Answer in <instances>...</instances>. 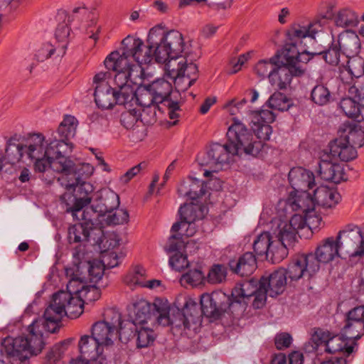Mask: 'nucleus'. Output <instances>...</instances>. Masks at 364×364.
I'll return each mask as SVG.
<instances>
[{"mask_svg":"<svg viewBox=\"0 0 364 364\" xmlns=\"http://www.w3.org/2000/svg\"><path fill=\"white\" fill-rule=\"evenodd\" d=\"M146 85L155 96L157 103L166 102L170 100L168 97L173 90L171 82L164 78H159Z\"/></svg>","mask_w":364,"mask_h":364,"instance_id":"obj_38","label":"nucleus"},{"mask_svg":"<svg viewBox=\"0 0 364 364\" xmlns=\"http://www.w3.org/2000/svg\"><path fill=\"white\" fill-rule=\"evenodd\" d=\"M265 291L262 288L261 279H251L237 283L230 296H264Z\"/></svg>","mask_w":364,"mask_h":364,"instance_id":"obj_34","label":"nucleus"},{"mask_svg":"<svg viewBox=\"0 0 364 364\" xmlns=\"http://www.w3.org/2000/svg\"><path fill=\"white\" fill-rule=\"evenodd\" d=\"M311 100L318 106H324L330 102L332 96L328 88L323 84H317L311 91Z\"/></svg>","mask_w":364,"mask_h":364,"instance_id":"obj_48","label":"nucleus"},{"mask_svg":"<svg viewBox=\"0 0 364 364\" xmlns=\"http://www.w3.org/2000/svg\"><path fill=\"white\" fill-rule=\"evenodd\" d=\"M338 247V242L333 237H329L322 240L316 247L315 254H313L318 262V266L320 267L321 262L328 263L336 257H341Z\"/></svg>","mask_w":364,"mask_h":364,"instance_id":"obj_26","label":"nucleus"},{"mask_svg":"<svg viewBox=\"0 0 364 364\" xmlns=\"http://www.w3.org/2000/svg\"><path fill=\"white\" fill-rule=\"evenodd\" d=\"M319 270L318 262L313 253L295 257L285 269L287 277L291 280H298L307 274L311 277Z\"/></svg>","mask_w":364,"mask_h":364,"instance_id":"obj_13","label":"nucleus"},{"mask_svg":"<svg viewBox=\"0 0 364 364\" xmlns=\"http://www.w3.org/2000/svg\"><path fill=\"white\" fill-rule=\"evenodd\" d=\"M146 324L138 325L136 328V346L139 348H147L153 344L156 338L154 331Z\"/></svg>","mask_w":364,"mask_h":364,"instance_id":"obj_47","label":"nucleus"},{"mask_svg":"<svg viewBox=\"0 0 364 364\" xmlns=\"http://www.w3.org/2000/svg\"><path fill=\"white\" fill-rule=\"evenodd\" d=\"M298 53L299 50L295 42L287 43L281 51H278L272 57V60L290 68H301V65H296Z\"/></svg>","mask_w":364,"mask_h":364,"instance_id":"obj_37","label":"nucleus"},{"mask_svg":"<svg viewBox=\"0 0 364 364\" xmlns=\"http://www.w3.org/2000/svg\"><path fill=\"white\" fill-rule=\"evenodd\" d=\"M228 266L232 273L240 277H247L256 270L257 263L255 255L247 252L237 259H230Z\"/></svg>","mask_w":364,"mask_h":364,"instance_id":"obj_25","label":"nucleus"},{"mask_svg":"<svg viewBox=\"0 0 364 364\" xmlns=\"http://www.w3.org/2000/svg\"><path fill=\"white\" fill-rule=\"evenodd\" d=\"M311 28V24H309L306 26L295 25L292 26V28L289 31L288 35L291 40L294 38L301 39L307 36L314 37V33L315 32L312 30Z\"/></svg>","mask_w":364,"mask_h":364,"instance_id":"obj_62","label":"nucleus"},{"mask_svg":"<svg viewBox=\"0 0 364 364\" xmlns=\"http://www.w3.org/2000/svg\"><path fill=\"white\" fill-rule=\"evenodd\" d=\"M94 97L97 106L102 109H111L115 105L126 107V100L109 83L95 86Z\"/></svg>","mask_w":364,"mask_h":364,"instance_id":"obj_15","label":"nucleus"},{"mask_svg":"<svg viewBox=\"0 0 364 364\" xmlns=\"http://www.w3.org/2000/svg\"><path fill=\"white\" fill-rule=\"evenodd\" d=\"M181 58H169L165 63V70L166 75L173 81L182 77H185V64L188 63L187 56Z\"/></svg>","mask_w":364,"mask_h":364,"instance_id":"obj_40","label":"nucleus"},{"mask_svg":"<svg viewBox=\"0 0 364 364\" xmlns=\"http://www.w3.org/2000/svg\"><path fill=\"white\" fill-rule=\"evenodd\" d=\"M233 156L235 154L227 143L225 144L213 143L210 145L206 158L200 164L209 166L213 171H218L222 165L229 163L230 157Z\"/></svg>","mask_w":364,"mask_h":364,"instance_id":"obj_16","label":"nucleus"},{"mask_svg":"<svg viewBox=\"0 0 364 364\" xmlns=\"http://www.w3.org/2000/svg\"><path fill=\"white\" fill-rule=\"evenodd\" d=\"M275 234V242H279L288 251V247L292 245L296 239V232L292 228L289 229L287 223H281Z\"/></svg>","mask_w":364,"mask_h":364,"instance_id":"obj_44","label":"nucleus"},{"mask_svg":"<svg viewBox=\"0 0 364 364\" xmlns=\"http://www.w3.org/2000/svg\"><path fill=\"white\" fill-rule=\"evenodd\" d=\"M43 330L41 321H33L28 326V333L26 336L5 338L1 342V353H5L13 360L21 363L26 361L31 356L42 351L44 347Z\"/></svg>","mask_w":364,"mask_h":364,"instance_id":"obj_5","label":"nucleus"},{"mask_svg":"<svg viewBox=\"0 0 364 364\" xmlns=\"http://www.w3.org/2000/svg\"><path fill=\"white\" fill-rule=\"evenodd\" d=\"M92 336L102 346L113 343L117 332L102 321L96 322L92 328Z\"/></svg>","mask_w":364,"mask_h":364,"instance_id":"obj_35","label":"nucleus"},{"mask_svg":"<svg viewBox=\"0 0 364 364\" xmlns=\"http://www.w3.org/2000/svg\"><path fill=\"white\" fill-rule=\"evenodd\" d=\"M341 257H357L364 255V234L360 228L350 224L340 230L336 237Z\"/></svg>","mask_w":364,"mask_h":364,"instance_id":"obj_8","label":"nucleus"},{"mask_svg":"<svg viewBox=\"0 0 364 364\" xmlns=\"http://www.w3.org/2000/svg\"><path fill=\"white\" fill-rule=\"evenodd\" d=\"M119 203V197L115 192L110 189L104 190L101 192L96 203L92 205V212L98 213L100 215H105L117 209Z\"/></svg>","mask_w":364,"mask_h":364,"instance_id":"obj_28","label":"nucleus"},{"mask_svg":"<svg viewBox=\"0 0 364 364\" xmlns=\"http://www.w3.org/2000/svg\"><path fill=\"white\" fill-rule=\"evenodd\" d=\"M342 331L347 338L354 340L364 335V305L355 306L348 312Z\"/></svg>","mask_w":364,"mask_h":364,"instance_id":"obj_18","label":"nucleus"},{"mask_svg":"<svg viewBox=\"0 0 364 364\" xmlns=\"http://www.w3.org/2000/svg\"><path fill=\"white\" fill-rule=\"evenodd\" d=\"M338 134V139L356 148L364 145V127L361 124L346 122L339 127Z\"/></svg>","mask_w":364,"mask_h":364,"instance_id":"obj_22","label":"nucleus"},{"mask_svg":"<svg viewBox=\"0 0 364 364\" xmlns=\"http://www.w3.org/2000/svg\"><path fill=\"white\" fill-rule=\"evenodd\" d=\"M266 105L270 109L284 112L288 110L291 104V100L284 94L276 92L270 96Z\"/></svg>","mask_w":364,"mask_h":364,"instance_id":"obj_51","label":"nucleus"},{"mask_svg":"<svg viewBox=\"0 0 364 364\" xmlns=\"http://www.w3.org/2000/svg\"><path fill=\"white\" fill-rule=\"evenodd\" d=\"M330 152L333 157H338L343 161L353 160L358 155L356 147L338 138L330 144Z\"/></svg>","mask_w":364,"mask_h":364,"instance_id":"obj_36","label":"nucleus"},{"mask_svg":"<svg viewBox=\"0 0 364 364\" xmlns=\"http://www.w3.org/2000/svg\"><path fill=\"white\" fill-rule=\"evenodd\" d=\"M169 264L176 271H181L189 266L187 255L182 252H176L169 258Z\"/></svg>","mask_w":364,"mask_h":364,"instance_id":"obj_63","label":"nucleus"},{"mask_svg":"<svg viewBox=\"0 0 364 364\" xmlns=\"http://www.w3.org/2000/svg\"><path fill=\"white\" fill-rule=\"evenodd\" d=\"M173 304L176 306V311H173L170 315V304L166 297H156L153 303L141 299L138 305V314H139V319L144 321L146 318H150L151 324L153 326H171L173 328L192 330L186 322V317L182 311L180 299L177 298Z\"/></svg>","mask_w":364,"mask_h":364,"instance_id":"obj_4","label":"nucleus"},{"mask_svg":"<svg viewBox=\"0 0 364 364\" xmlns=\"http://www.w3.org/2000/svg\"><path fill=\"white\" fill-rule=\"evenodd\" d=\"M28 143L29 140L25 145L9 142L6 148L4 159L9 164H16L23 157L24 154L28 156Z\"/></svg>","mask_w":364,"mask_h":364,"instance_id":"obj_45","label":"nucleus"},{"mask_svg":"<svg viewBox=\"0 0 364 364\" xmlns=\"http://www.w3.org/2000/svg\"><path fill=\"white\" fill-rule=\"evenodd\" d=\"M85 301L82 297H52L48 306L46 309L43 317L38 318L43 324V328L48 333H56L64 316L74 319L83 312Z\"/></svg>","mask_w":364,"mask_h":364,"instance_id":"obj_6","label":"nucleus"},{"mask_svg":"<svg viewBox=\"0 0 364 364\" xmlns=\"http://www.w3.org/2000/svg\"><path fill=\"white\" fill-rule=\"evenodd\" d=\"M178 299L183 300L181 308L186 317V322L193 331H196L201 326L203 316L200 301H198L199 297H196V299L191 297H178Z\"/></svg>","mask_w":364,"mask_h":364,"instance_id":"obj_24","label":"nucleus"},{"mask_svg":"<svg viewBox=\"0 0 364 364\" xmlns=\"http://www.w3.org/2000/svg\"><path fill=\"white\" fill-rule=\"evenodd\" d=\"M76 128V119L73 116L68 115L61 122L53 136H57V139L60 141L68 142L70 139L75 135Z\"/></svg>","mask_w":364,"mask_h":364,"instance_id":"obj_41","label":"nucleus"},{"mask_svg":"<svg viewBox=\"0 0 364 364\" xmlns=\"http://www.w3.org/2000/svg\"><path fill=\"white\" fill-rule=\"evenodd\" d=\"M138 305L139 302L136 303L134 306V318L132 321H124V322L117 328V336L122 342L126 343L131 338L135 336L136 328L138 325L148 324L149 323H151L150 318H146L144 321L138 320V318H139V315L138 314ZM139 314H141L139 313Z\"/></svg>","mask_w":364,"mask_h":364,"instance_id":"obj_30","label":"nucleus"},{"mask_svg":"<svg viewBox=\"0 0 364 364\" xmlns=\"http://www.w3.org/2000/svg\"><path fill=\"white\" fill-rule=\"evenodd\" d=\"M205 211V206L194 203L181 205L178 210L181 220L173 225L171 232L181 230L180 235H186V237L193 236L196 231L195 222L203 219Z\"/></svg>","mask_w":364,"mask_h":364,"instance_id":"obj_10","label":"nucleus"},{"mask_svg":"<svg viewBox=\"0 0 364 364\" xmlns=\"http://www.w3.org/2000/svg\"><path fill=\"white\" fill-rule=\"evenodd\" d=\"M341 51L342 50L338 46V44L333 41L328 50L320 53L323 54V58L327 63L336 65L339 63Z\"/></svg>","mask_w":364,"mask_h":364,"instance_id":"obj_58","label":"nucleus"},{"mask_svg":"<svg viewBox=\"0 0 364 364\" xmlns=\"http://www.w3.org/2000/svg\"><path fill=\"white\" fill-rule=\"evenodd\" d=\"M125 108L127 109L122 112L120 123L124 128L129 129L133 128L139 120V110L128 106H126Z\"/></svg>","mask_w":364,"mask_h":364,"instance_id":"obj_52","label":"nucleus"},{"mask_svg":"<svg viewBox=\"0 0 364 364\" xmlns=\"http://www.w3.org/2000/svg\"><path fill=\"white\" fill-rule=\"evenodd\" d=\"M122 53L112 52L105 60L104 64L109 70L116 72L113 83L116 90L126 100L133 99L132 85L141 83L142 64L149 63V57L143 56L144 42L140 38L128 36L122 41Z\"/></svg>","mask_w":364,"mask_h":364,"instance_id":"obj_1","label":"nucleus"},{"mask_svg":"<svg viewBox=\"0 0 364 364\" xmlns=\"http://www.w3.org/2000/svg\"><path fill=\"white\" fill-rule=\"evenodd\" d=\"M304 70L302 68H290L283 64L277 63L274 69L269 76V82L276 89L287 88L291 81L292 77L301 76Z\"/></svg>","mask_w":364,"mask_h":364,"instance_id":"obj_19","label":"nucleus"},{"mask_svg":"<svg viewBox=\"0 0 364 364\" xmlns=\"http://www.w3.org/2000/svg\"><path fill=\"white\" fill-rule=\"evenodd\" d=\"M45 137L42 134H34L29 138L28 159L35 160L34 169L41 173L55 171L51 166L53 161L43 153V141Z\"/></svg>","mask_w":364,"mask_h":364,"instance_id":"obj_14","label":"nucleus"},{"mask_svg":"<svg viewBox=\"0 0 364 364\" xmlns=\"http://www.w3.org/2000/svg\"><path fill=\"white\" fill-rule=\"evenodd\" d=\"M288 178L295 193L309 191L315 186L314 173L301 167L291 168L289 173Z\"/></svg>","mask_w":364,"mask_h":364,"instance_id":"obj_23","label":"nucleus"},{"mask_svg":"<svg viewBox=\"0 0 364 364\" xmlns=\"http://www.w3.org/2000/svg\"><path fill=\"white\" fill-rule=\"evenodd\" d=\"M252 123V131L257 139H259L258 141H267L269 139L270 135L272 132V127L265 123Z\"/></svg>","mask_w":364,"mask_h":364,"instance_id":"obj_61","label":"nucleus"},{"mask_svg":"<svg viewBox=\"0 0 364 364\" xmlns=\"http://www.w3.org/2000/svg\"><path fill=\"white\" fill-rule=\"evenodd\" d=\"M337 26L342 28L355 27L359 23L358 15L349 7L340 9L333 17Z\"/></svg>","mask_w":364,"mask_h":364,"instance_id":"obj_43","label":"nucleus"},{"mask_svg":"<svg viewBox=\"0 0 364 364\" xmlns=\"http://www.w3.org/2000/svg\"><path fill=\"white\" fill-rule=\"evenodd\" d=\"M138 91L134 89L133 99L126 100V106L132 107L134 105H140L141 107H151L157 105L156 100L147 85H142L141 81Z\"/></svg>","mask_w":364,"mask_h":364,"instance_id":"obj_33","label":"nucleus"},{"mask_svg":"<svg viewBox=\"0 0 364 364\" xmlns=\"http://www.w3.org/2000/svg\"><path fill=\"white\" fill-rule=\"evenodd\" d=\"M348 93L353 98L364 102V77L357 78L348 88Z\"/></svg>","mask_w":364,"mask_h":364,"instance_id":"obj_64","label":"nucleus"},{"mask_svg":"<svg viewBox=\"0 0 364 364\" xmlns=\"http://www.w3.org/2000/svg\"><path fill=\"white\" fill-rule=\"evenodd\" d=\"M314 200L315 205L323 208H331L336 206L341 200V195L336 189L321 186L314 191Z\"/></svg>","mask_w":364,"mask_h":364,"instance_id":"obj_29","label":"nucleus"},{"mask_svg":"<svg viewBox=\"0 0 364 364\" xmlns=\"http://www.w3.org/2000/svg\"><path fill=\"white\" fill-rule=\"evenodd\" d=\"M337 43L343 53L347 57L354 56L360 52L359 37L355 32L351 30H346L340 33Z\"/></svg>","mask_w":364,"mask_h":364,"instance_id":"obj_31","label":"nucleus"},{"mask_svg":"<svg viewBox=\"0 0 364 364\" xmlns=\"http://www.w3.org/2000/svg\"><path fill=\"white\" fill-rule=\"evenodd\" d=\"M91 229L80 223L68 228V240L70 243L88 241Z\"/></svg>","mask_w":364,"mask_h":364,"instance_id":"obj_49","label":"nucleus"},{"mask_svg":"<svg viewBox=\"0 0 364 364\" xmlns=\"http://www.w3.org/2000/svg\"><path fill=\"white\" fill-rule=\"evenodd\" d=\"M275 119V115L272 111L265 109L264 106L259 110L252 112V122L265 123L269 124Z\"/></svg>","mask_w":364,"mask_h":364,"instance_id":"obj_59","label":"nucleus"},{"mask_svg":"<svg viewBox=\"0 0 364 364\" xmlns=\"http://www.w3.org/2000/svg\"><path fill=\"white\" fill-rule=\"evenodd\" d=\"M145 278V269L141 266H136L132 271L126 274L124 278V282L132 289H136L138 287H144L150 289L159 288L160 289L159 291V293L165 290V287L160 280L151 279L146 281Z\"/></svg>","mask_w":364,"mask_h":364,"instance_id":"obj_20","label":"nucleus"},{"mask_svg":"<svg viewBox=\"0 0 364 364\" xmlns=\"http://www.w3.org/2000/svg\"><path fill=\"white\" fill-rule=\"evenodd\" d=\"M233 298L237 299V297ZM228 304H218L213 297H199L198 301H200L203 316L208 318L210 321L218 320L226 311L230 303L232 301L240 302L237 299L230 300V297H228Z\"/></svg>","mask_w":364,"mask_h":364,"instance_id":"obj_27","label":"nucleus"},{"mask_svg":"<svg viewBox=\"0 0 364 364\" xmlns=\"http://www.w3.org/2000/svg\"><path fill=\"white\" fill-rule=\"evenodd\" d=\"M53 139H49L50 142L46 147L43 144V153L53 161L51 166L55 172L60 173L62 175L75 166L73 161L67 157V155L71 152L73 146L69 142L57 139V136H53Z\"/></svg>","mask_w":364,"mask_h":364,"instance_id":"obj_9","label":"nucleus"},{"mask_svg":"<svg viewBox=\"0 0 364 364\" xmlns=\"http://www.w3.org/2000/svg\"><path fill=\"white\" fill-rule=\"evenodd\" d=\"M308 191H299L298 196H295L291 202V207L294 210H301L303 213L315 208L314 198L311 197ZM296 194L297 193H295Z\"/></svg>","mask_w":364,"mask_h":364,"instance_id":"obj_46","label":"nucleus"},{"mask_svg":"<svg viewBox=\"0 0 364 364\" xmlns=\"http://www.w3.org/2000/svg\"><path fill=\"white\" fill-rule=\"evenodd\" d=\"M277 61L273 60L272 57L269 60H261L255 67V72L260 77H268L277 65Z\"/></svg>","mask_w":364,"mask_h":364,"instance_id":"obj_57","label":"nucleus"},{"mask_svg":"<svg viewBox=\"0 0 364 364\" xmlns=\"http://www.w3.org/2000/svg\"><path fill=\"white\" fill-rule=\"evenodd\" d=\"M319 175L325 181L338 183L346 180L343 166L338 163L321 160L319 163Z\"/></svg>","mask_w":364,"mask_h":364,"instance_id":"obj_32","label":"nucleus"},{"mask_svg":"<svg viewBox=\"0 0 364 364\" xmlns=\"http://www.w3.org/2000/svg\"><path fill=\"white\" fill-rule=\"evenodd\" d=\"M262 288L265 291L264 296H279L284 293L287 287V272L280 268L268 277H262Z\"/></svg>","mask_w":364,"mask_h":364,"instance_id":"obj_21","label":"nucleus"},{"mask_svg":"<svg viewBox=\"0 0 364 364\" xmlns=\"http://www.w3.org/2000/svg\"><path fill=\"white\" fill-rule=\"evenodd\" d=\"M204 279L203 272L197 269L190 270L183 274L181 278L180 282L182 285H190L191 287H197L200 285Z\"/></svg>","mask_w":364,"mask_h":364,"instance_id":"obj_53","label":"nucleus"},{"mask_svg":"<svg viewBox=\"0 0 364 364\" xmlns=\"http://www.w3.org/2000/svg\"><path fill=\"white\" fill-rule=\"evenodd\" d=\"M226 135L227 144L235 156L245 154L257 156L264 146L261 141L255 140L252 131L236 119H233Z\"/></svg>","mask_w":364,"mask_h":364,"instance_id":"obj_7","label":"nucleus"},{"mask_svg":"<svg viewBox=\"0 0 364 364\" xmlns=\"http://www.w3.org/2000/svg\"><path fill=\"white\" fill-rule=\"evenodd\" d=\"M227 269L223 264H214L208 274V282L210 284H220L225 280Z\"/></svg>","mask_w":364,"mask_h":364,"instance_id":"obj_55","label":"nucleus"},{"mask_svg":"<svg viewBox=\"0 0 364 364\" xmlns=\"http://www.w3.org/2000/svg\"><path fill=\"white\" fill-rule=\"evenodd\" d=\"M198 58L196 55H193L191 52L190 53V56L188 58V60L187 64H185V77L189 80L188 82V87L186 88H188L192 86L197 79L198 75V67L196 64L193 63Z\"/></svg>","mask_w":364,"mask_h":364,"instance_id":"obj_54","label":"nucleus"},{"mask_svg":"<svg viewBox=\"0 0 364 364\" xmlns=\"http://www.w3.org/2000/svg\"><path fill=\"white\" fill-rule=\"evenodd\" d=\"M102 322L107 324L117 332V328L124 322L122 321L121 314L115 309H108L104 313Z\"/></svg>","mask_w":364,"mask_h":364,"instance_id":"obj_56","label":"nucleus"},{"mask_svg":"<svg viewBox=\"0 0 364 364\" xmlns=\"http://www.w3.org/2000/svg\"><path fill=\"white\" fill-rule=\"evenodd\" d=\"M339 106L348 117L353 119L358 123L364 121V117L361 114L363 105L360 102H357L352 97H344L341 100Z\"/></svg>","mask_w":364,"mask_h":364,"instance_id":"obj_39","label":"nucleus"},{"mask_svg":"<svg viewBox=\"0 0 364 364\" xmlns=\"http://www.w3.org/2000/svg\"><path fill=\"white\" fill-rule=\"evenodd\" d=\"M92 167L89 164L75 165L62 174L58 181L67 192L60 197L66 205V212L77 218V213L90 203L93 186L85 180L92 174Z\"/></svg>","mask_w":364,"mask_h":364,"instance_id":"obj_2","label":"nucleus"},{"mask_svg":"<svg viewBox=\"0 0 364 364\" xmlns=\"http://www.w3.org/2000/svg\"><path fill=\"white\" fill-rule=\"evenodd\" d=\"M148 46L143 50V56L153 58L157 63H165L169 58L190 56V48L184 41L183 34L177 30L162 31L160 28H152L148 35Z\"/></svg>","mask_w":364,"mask_h":364,"instance_id":"obj_3","label":"nucleus"},{"mask_svg":"<svg viewBox=\"0 0 364 364\" xmlns=\"http://www.w3.org/2000/svg\"><path fill=\"white\" fill-rule=\"evenodd\" d=\"M181 232V230L174 232L175 234L169 237V245L166 248L168 253L181 252V251L184 249L186 242L183 240V237L186 235H180Z\"/></svg>","mask_w":364,"mask_h":364,"instance_id":"obj_60","label":"nucleus"},{"mask_svg":"<svg viewBox=\"0 0 364 364\" xmlns=\"http://www.w3.org/2000/svg\"><path fill=\"white\" fill-rule=\"evenodd\" d=\"M80 264L87 269L90 282L97 283L102 277L105 267L102 260L93 259L92 261L81 262Z\"/></svg>","mask_w":364,"mask_h":364,"instance_id":"obj_50","label":"nucleus"},{"mask_svg":"<svg viewBox=\"0 0 364 364\" xmlns=\"http://www.w3.org/2000/svg\"><path fill=\"white\" fill-rule=\"evenodd\" d=\"M328 335L324 332H315L312 336V341L316 346L324 344L325 350L329 353H336L338 352H346L350 355L353 351V346L355 345L354 338H347L342 331L341 336H335L327 338Z\"/></svg>","mask_w":364,"mask_h":364,"instance_id":"obj_12","label":"nucleus"},{"mask_svg":"<svg viewBox=\"0 0 364 364\" xmlns=\"http://www.w3.org/2000/svg\"><path fill=\"white\" fill-rule=\"evenodd\" d=\"M253 249L258 256H265L272 263H279L287 257L288 251L279 242H275L268 232L259 234L253 242Z\"/></svg>","mask_w":364,"mask_h":364,"instance_id":"obj_11","label":"nucleus"},{"mask_svg":"<svg viewBox=\"0 0 364 364\" xmlns=\"http://www.w3.org/2000/svg\"><path fill=\"white\" fill-rule=\"evenodd\" d=\"M78 348L80 356L86 361L89 358L93 359L94 356L97 355V351L102 347L92 336L85 335L80 338Z\"/></svg>","mask_w":364,"mask_h":364,"instance_id":"obj_42","label":"nucleus"},{"mask_svg":"<svg viewBox=\"0 0 364 364\" xmlns=\"http://www.w3.org/2000/svg\"><path fill=\"white\" fill-rule=\"evenodd\" d=\"M75 269L67 268L65 269L66 275L70 276V279L67 284V291L69 296H80L84 292L87 294L88 292H92L93 294H100L99 288L96 285H87L86 283L79 277L82 274L80 270L81 262H73Z\"/></svg>","mask_w":364,"mask_h":364,"instance_id":"obj_17","label":"nucleus"}]
</instances>
